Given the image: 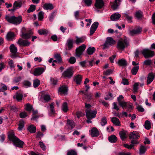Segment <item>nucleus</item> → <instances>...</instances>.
<instances>
[{
	"mask_svg": "<svg viewBox=\"0 0 155 155\" xmlns=\"http://www.w3.org/2000/svg\"><path fill=\"white\" fill-rule=\"evenodd\" d=\"M77 152L75 151L71 150L68 152L67 155H77Z\"/></svg>",
	"mask_w": 155,
	"mask_h": 155,
	"instance_id": "nucleus-64",
	"label": "nucleus"
},
{
	"mask_svg": "<svg viewBox=\"0 0 155 155\" xmlns=\"http://www.w3.org/2000/svg\"><path fill=\"white\" fill-rule=\"evenodd\" d=\"M98 26V22H95L92 25L90 30V35H92L96 30Z\"/></svg>",
	"mask_w": 155,
	"mask_h": 155,
	"instance_id": "nucleus-14",
	"label": "nucleus"
},
{
	"mask_svg": "<svg viewBox=\"0 0 155 155\" xmlns=\"http://www.w3.org/2000/svg\"><path fill=\"white\" fill-rule=\"evenodd\" d=\"M108 140L111 143H115L117 140L116 136L114 135H112L108 137Z\"/></svg>",
	"mask_w": 155,
	"mask_h": 155,
	"instance_id": "nucleus-29",
	"label": "nucleus"
},
{
	"mask_svg": "<svg viewBox=\"0 0 155 155\" xmlns=\"http://www.w3.org/2000/svg\"><path fill=\"white\" fill-rule=\"evenodd\" d=\"M151 123L150 122L149 120H146L145 122L144 126L145 128L149 130L151 128Z\"/></svg>",
	"mask_w": 155,
	"mask_h": 155,
	"instance_id": "nucleus-44",
	"label": "nucleus"
},
{
	"mask_svg": "<svg viewBox=\"0 0 155 155\" xmlns=\"http://www.w3.org/2000/svg\"><path fill=\"white\" fill-rule=\"evenodd\" d=\"M140 136L139 134L136 131H134L130 133L129 135V138L131 140V143L133 144H137L138 142L137 139H138Z\"/></svg>",
	"mask_w": 155,
	"mask_h": 155,
	"instance_id": "nucleus-4",
	"label": "nucleus"
},
{
	"mask_svg": "<svg viewBox=\"0 0 155 155\" xmlns=\"http://www.w3.org/2000/svg\"><path fill=\"white\" fill-rule=\"evenodd\" d=\"M43 98L45 102H48L51 99L50 96L48 94L44 95L43 96Z\"/></svg>",
	"mask_w": 155,
	"mask_h": 155,
	"instance_id": "nucleus-53",
	"label": "nucleus"
},
{
	"mask_svg": "<svg viewBox=\"0 0 155 155\" xmlns=\"http://www.w3.org/2000/svg\"><path fill=\"white\" fill-rule=\"evenodd\" d=\"M5 18L8 22L15 25L20 24L22 20V17L20 16L15 17L14 16L6 15Z\"/></svg>",
	"mask_w": 155,
	"mask_h": 155,
	"instance_id": "nucleus-2",
	"label": "nucleus"
},
{
	"mask_svg": "<svg viewBox=\"0 0 155 155\" xmlns=\"http://www.w3.org/2000/svg\"><path fill=\"white\" fill-rule=\"evenodd\" d=\"M73 67L69 68L64 72L62 74V76L64 78H71L73 75Z\"/></svg>",
	"mask_w": 155,
	"mask_h": 155,
	"instance_id": "nucleus-6",
	"label": "nucleus"
},
{
	"mask_svg": "<svg viewBox=\"0 0 155 155\" xmlns=\"http://www.w3.org/2000/svg\"><path fill=\"white\" fill-rule=\"evenodd\" d=\"M91 135L92 137H95L98 136L99 134V133L97 129L95 127L93 128L91 130Z\"/></svg>",
	"mask_w": 155,
	"mask_h": 155,
	"instance_id": "nucleus-19",
	"label": "nucleus"
},
{
	"mask_svg": "<svg viewBox=\"0 0 155 155\" xmlns=\"http://www.w3.org/2000/svg\"><path fill=\"white\" fill-rule=\"evenodd\" d=\"M8 65L11 69L14 68L15 67L13 61L12 60H10L8 62Z\"/></svg>",
	"mask_w": 155,
	"mask_h": 155,
	"instance_id": "nucleus-63",
	"label": "nucleus"
},
{
	"mask_svg": "<svg viewBox=\"0 0 155 155\" xmlns=\"http://www.w3.org/2000/svg\"><path fill=\"white\" fill-rule=\"evenodd\" d=\"M55 58L57 60L58 63H61L62 62V58L59 54H56L54 55Z\"/></svg>",
	"mask_w": 155,
	"mask_h": 155,
	"instance_id": "nucleus-41",
	"label": "nucleus"
},
{
	"mask_svg": "<svg viewBox=\"0 0 155 155\" xmlns=\"http://www.w3.org/2000/svg\"><path fill=\"white\" fill-rule=\"evenodd\" d=\"M67 126L68 129H72L75 126V124L73 120L68 119L67 120Z\"/></svg>",
	"mask_w": 155,
	"mask_h": 155,
	"instance_id": "nucleus-18",
	"label": "nucleus"
},
{
	"mask_svg": "<svg viewBox=\"0 0 155 155\" xmlns=\"http://www.w3.org/2000/svg\"><path fill=\"white\" fill-rule=\"evenodd\" d=\"M97 111L96 110H88L86 111V116L87 118L92 119L96 117Z\"/></svg>",
	"mask_w": 155,
	"mask_h": 155,
	"instance_id": "nucleus-9",
	"label": "nucleus"
},
{
	"mask_svg": "<svg viewBox=\"0 0 155 155\" xmlns=\"http://www.w3.org/2000/svg\"><path fill=\"white\" fill-rule=\"evenodd\" d=\"M17 43L20 46H28L30 44V42L28 41L24 40L21 38L18 39Z\"/></svg>",
	"mask_w": 155,
	"mask_h": 155,
	"instance_id": "nucleus-15",
	"label": "nucleus"
},
{
	"mask_svg": "<svg viewBox=\"0 0 155 155\" xmlns=\"http://www.w3.org/2000/svg\"><path fill=\"white\" fill-rule=\"evenodd\" d=\"M139 66H134L133 67L131 70V73L133 75H135L137 74L139 69Z\"/></svg>",
	"mask_w": 155,
	"mask_h": 155,
	"instance_id": "nucleus-30",
	"label": "nucleus"
},
{
	"mask_svg": "<svg viewBox=\"0 0 155 155\" xmlns=\"http://www.w3.org/2000/svg\"><path fill=\"white\" fill-rule=\"evenodd\" d=\"M115 41L111 37L107 38L105 43L104 44L103 49H105L108 48L110 46L114 45L115 44Z\"/></svg>",
	"mask_w": 155,
	"mask_h": 155,
	"instance_id": "nucleus-7",
	"label": "nucleus"
},
{
	"mask_svg": "<svg viewBox=\"0 0 155 155\" xmlns=\"http://www.w3.org/2000/svg\"><path fill=\"white\" fill-rule=\"evenodd\" d=\"M107 123V118L105 117H103L101 120V124L102 126L105 125Z\"/></svg>",
	"mask_w": 155,
	"mask_h": 155,
	"instance_id": "nucleus-47",
	"label": "nucleus"
},
{
	"mask_svg": "<svg viewBox=\"0 0 155 155\" xmlns=\"http://www.w3.org/2000/svg\"><path fill=\"white\" fill-rule=\"evenodd\" d=\"M14 37L15 34L14 33L11 32H8L6 35V38L9 41L12 40Z\"/></svg>",
	"mask_w": 155,
	"mask_h": 155,
	"instance_id": "nucleus-31",
	"label": "nucleus"
},
{
	"mask_svg": "<svg viewBox=\"0 0 155 155\" xmlns=\"http://www.w3.org/2000/svg\"><path fill=\"white\" fill-rule=\"evenodd\" d=\"M39 144L40 145V147L42 149V150H46V146L43 143V142L41 141H40L39 142Z\"/></svg>",
	"mask_w": 155,
	"mask_h": 155,
	"instance_id": "nucleus-61",
	"label": "nucleus"
},
{
	"mask_svg": "<svg viewBox=\"0 0 155 155\" xmlns=\"http://www.w3.org/2000/svg\"><path fill=\"white\" fill-rule=\"evenodd\" d=\"M23 97L22 94L20 93H16L15 94L13 98L14 99H16L18 101H19L22 100Z\"/></svg>",
	"mask_w": 155,
	"mask_h": 155,
	"instance_id": "nucleus-33",
	"label": "nucleus"
},
{
	"mask_svg": "<svg viewBox=\"0 0 155 155\" xmlns=\"http://www.w3.org/2000/svg\"><path fill=\"white\" fill-rule=\"evenodd\" d=\"M87 6H90L91 5L92 0H83L82 1Z\"/></svg>",
	"mask_w": 155,
	"mask_h": 155,
	"instance_id": "nucleus-50",
	"label": "nucleus"
},
{
	"mask_svg": "<svg viewBox=\"0 0 155 155\" xmlns=\"http://www.w3.org/2000/svg\"><path fill=\"white\" fill-rule=\"evenodd\" d=\"M155 75L152 73H149L147 77V84L151 83L154 79Z\"/></svg>",
	"mask_w": 155,
	"mask_h": 155,
	"instance_id": "nucleus-22",
	"label": "nucleus"
},
{
	"mask_svg": "<svg viewBox=\"0 0 155 155\" xmlns=\"http://www.w3.org/2000/svg\"><path fill=\"white\" fill-rule=\"evenodd\" d=\"M124 98V97L122 95H120L117 98V101L119 105L121 106L123 104H125L124 101H122L121 100Z\"/></svg>",
	"mask_w": 155,
	"mask_h": 155,
	"instance_id": "nucleus-34",
	"label": "nucleus"
},
{
	"mask_svg": "<svg viewBox=\"0 0 155 155\" xmlns=\"http://www.w3.org/2000/svg\"><path fill=\"white\" fill-rule=\"evenodd\" d=\"M106 100H111L113 99L112 94L110 93H109L107 97L104 98Z\"/></svg>",
	"mask_w": 155,
	"mask_h": 155,
	"instance_id": "nucleus-58",
	"label": "nucleus"
},
{
	"mask_svg": "<svg viewBox=\"0 0 155 155\" xmlns=\"http://www.w3.org/2000/svg\"><path fill=\"white\" fill-rule=\"evenodd\" d=\"M22 84L24 87L27 88L30 87L31 86V83L29 81L25 80L22 82Z\"/></svg>",
	"mask_w": 155,
	"mask_h": 155,
	"instance_id": "nucleus-42",
	"label": "nucleus"
},
{
	"mask_svg": "<svg viewBox=\"0 0 155 155\" xmlns=\"http://www.w3.org/2000/svg\"><path fill=\"white\" fill-rule=\"evenodd\" d=\"M61 109L65 113L68 111V104L66 102H64L63 103L61 107Z\"/></svg>",
	"mask_w": 155,
	"mask_h": 155,
	"instance_id": "nucleus-40",
	"label": "nucleus"
},
{
	"mask_svg": "<svg viewBox=\"0 0 155 155\" xmlns=\"http://www.w3.org/2000/svg\"><path fill=\"white\" fill-rule=\"evenodd\" d=\"M33 83L34 87L36 88L40 84V81L38 79H36L33 81Z\"/></svg>",
	"mask_w": 155,
	"mask_h": 155,
	"instance_id": "nucleus-49",
	"label": "nucleus"
},
{
	"mask_svg": "<svg viewBox=\"0 0 155 155\" xmlns=\"http://www.w3.org/2000/svg\"><path fill=\"white\" fill-rule=\"evenodd\" d=\"M141 52L145 58L152 57L154 55L153 51H150L148 49H143L141 51Z\"/></svg>",
	"mask_w": 155,
	"mask_h": 155,
	"instance_id": "nucleus-5",
	"label": "nucleus"
},
{
	"mask_svg": "<svg viewBox=\"0 0 155 155\" xmlns=\"http://www.w3.org/2000/svg\"><path fill=\"white\" fill-rule=\"evenodd\" d=\"M82 77L79 75L76 76L74 78V81L78 84H80L82 80Z\"/></svg>",
	"mask_w": 155,
	"mask_h": 155,
	"instance_id": "nucleus-36",
	"label": "nucleus"
},
{
	"mask_svg": "<svg viewBox=\"0 0 155 155\" xmlns=\"http://www.w3.org/2000/svg\"><path fill=\"white\" fill-rule=\"evenodd\" d=\"M117 63L118 65L120 66H124L127 65V62L126 60L123 59L119 60Z\"/></svg>",
	"mask_w": 155,
	"mask_h": 155,
	"instance_id": "nucleus-38",
	"label": "nucleus"
},
{
	"mask_svg": "<svg viewBox=\"0 0 155 155\" xmlns=\"http://www.w3.org/2000/svg\"><path fill=\"white\" fill-rule=\"evenodd\" d=\"M123 0H115L114 2H110V3L111 8L114 10L118 8V6L120 4V2Z\"/></svg>",
	"mask_w": 155,
	"mask_h": 155,
	"instance_id": "nucleus-11",
	"label": "nucleus"
},
{
	"mask_svg": "<svg viewBox=\"0 0 155 155\" xmlns=\"http://www.w3.org/2000/svg\"><path fill=\"white\" fill-rule=\"evenodd\" d=\"M43 8L46 10H51L54 8L52 4L46 3L43 6Z\"/></svg>",
	"mask_w": 155,
	"mask_h": 155,
	"instance_id": "nucleus-26",
	"label": "nucleus"
},
{
	"mask_svg": "<svg viewBox=\"0 0 155 155\" xmlns=\"http://www.w3.org/2000/svg\"><path fill=\"white\" fill-rule=\"evenodd\" d=\"M38 32L40 35H45L48 33V31L45 29H40L38 30Z\"/></svg>",
	"mask_w": 155,
	"mask_h": 155,
	"instance_id": "nucleus-45",
	"label": "nucleus"
},
{
	"mask_svg": "<svg viewBox=\"0 0 155 155\" xmlns=\"http://www.w3.org/2000/svg\"><path fill=\"white\" fill-rule=\"evenodd\" d=\"M146 150V148L143 146H141L140 149V154H142L145 153Z\"/></svg>",
	"mask_w": 155,
	"mask_h": 155,
	"instance_id": "nucleus-56",
	"label": "nucleus"
},
{
	"mask_svg": "<svg viewBox=\"0 0 155 155\" xmlns=\"http://www.w3.org/2000/svg\"><path fill=\"white\" fill-rule=\"evenodd\" d=\"M138 86L139 84L138 83H135L134 85L133 90L134 92H136L137 91Z\"/></svg>",
	"mask_w": 155,
	"mask_h": 155,
	"instance_id": "nucleus-57",
	"label": "nucleus"
},
{
	"mask_svg": "<svg viewBox=\"0 0 155 155\" xmlns=\"http://www.w3.org/2000/svg\"><path fill=\"white\" fill-rule=\"evenodd\" d=\"M38 20H42L44 16V12L42 11H41L38 13Z\"/></svg>",
	"mask_w": 155,
	"mask_h": 155,
	"instance_id": "nucleus-62",
	"label": "nucleus"
},
{
	"mask_svg": "<svg viewBox=\"0 0 155 155\" xmlns=\"http://www.w3.org/2000/svg\"><path fill=\"white\" fill-rule=\"evenodd\" d=\"M135 15L137 18L140 19L142 18L143 13L141 11H138L136 13Z\"/></svg>",
	"mask_w": 155,
	"mask_h": 155,
	"instance_id": "nucleus-48",
	"label": "nucleus"
},
{
	"mask_svg": "<svg viewBox=\"0 0 155 155\" xmlns=\"http://www.w3.org/2000/svg\"><path fill=\"white\" fill-rule=\"evenodd\" d=\"M124 16L126 18H127L129 22H132V17L131 16L129 15L127 13H125Z\"/></svg>",
	"mask_w": 155,
	"mask_h": 155,
	"instance_id": "nucleus-55",
	"label": "nucleus"
},
{
	"mask_svg": "<svg viewBox=\"0 0 155 155\" xmlns=\"http://www.w3.org/2000/svg\"><path fill=\"white\" fill-rule=\"evenodd\" d=\"M111 121L112 123L117 126L120 125V123L119 120L115 117H113L112 118Z\"/></svg>",
	"mask_w": 155,
	"mask_h": 155,
	"instance_id": "nucleus-32",
	"label": "nucleus"
},
{
	"mask_svg": "<svg viewBox=\"0 0 155 155\" xmlns=\"http://www.w3.org/2000/svg\"><path fill=\"white\" fill-rule=\"evenodd\" d=\"M76 40L75 41V42L77 45H78L81 43L83 42L86 39V37L84 36L78 37L76 36Z\"/></svg>",
	"mask_w": 155,
	"mask_h": 155,
	"instance_id": "nucleus-25",
	"label": "nucleus"
},
{
	"mask_svg": "<svg viewBox=\"0 0 155 155\" xmlns=\"http://www.w3.org/2000/svg\"><path fill=\"white\" fill-rule=\"evenodd\" d=\"M113 71L111 69H109L103 72V74L105 75H109L112 73Z\"/></svg>",
	"mask_w": 155,
	"mask_h": 155,
	"instance_id": "nucleus-52",
	"label": "nucleus"
},
{
	"mask_svg": "<svg viewBox=\"0 0 155 155\" xmlns=\"http://www.w3.org/2000/svg\"><path fill=\"white\" fill-rule=\"evenodd\" d=\"M24 126V122L23 120L20 121L18 129L19 130H21Z\"/></svg>",
	"mask_w": 155,
	"mask_h": 155,
	"instance_id": "nucleus-51",
	"label": "nucleus"
},
{
	"mask_svg": "<svg viewBox=\"0 0 155 155\" xmlns=\"http://www.w3.org/2000/svg\"><path fill=\"white\" fill-rule=\"evenodd\" d=\"M32 34V31L31 30H30L27 33H24L22 32L21 36L24 38L28 39L31 37Z\"/></svg>",
	"mask_w": 155,
	"mask_h": 155,
	"instance_id": "nucleus-21",
	"label": "nucleus"
},
{
	"mask_svg": "<svg viewBox=\"0 0 155 155\" xmlns=\"http://www.w3.org/2000/svg\"><path fill=\"white\" fill-rule=\"evenodd\" d=\"M128 132L125 130H123L119 132V135L120 138L124 140L127 138Z\"/></svg>",
	"mask_w": 155,
	"mask_h": 155,
	"instance_id": "nucleus-23",
	"label": "nucleus"
},
{
	"mask_svg": "<svg viewBox=\"0 0 155 155\" xmlns=\"http://www.w3.org/2000/svg\"><path fill=\"white\" fill-rule=\"evenodd\" d=\"M54 103L53 102L50 104L49 106H47V108L48 109H50L51 111L50 114H53L55 113L54 107Z\"/></svg>",
	"mask_w": 155,
	"mask_h": 155,
	"instance_id": "nucleus-28",
	"label": "nucleus"
},
{
	"mask_svg": "<svg viewBox=\"0 0 155 155\" xmlns=\"http://www.w3.org/2000/svg\"><path fill=\"white\" fill-rule=\"evenodd\" d=\"M68 91V87L65 86H62L59 88L58 93L61 95H65L67 94Z\"/></svg>",
	"mask_w": 155,
	"mask_h": 155,
	"instance_id": "nucleus-10",
	"label": "nucleus"
},
{
	"mask_svg": "<svg viewBox=\"0 0 155 155\" xmlns=\"http://www.w3.org/2000/svg\"><path fill=\"white\" fill-rule=\"evenodd\" d=\"M9 48L12 53H17V49L14 44H12L10 46Z\"/></svg>",
	"mask_w": 155,
	"mask_h": 155,
	"instance_id": "nucleus-35",
	"label": "nucleus"
},
{
	"mask_svg": "<svg viewBox=\"0 0 155 155\" xmlns=\"http://www.w3.org/2000/svg\"><path fill=\"white\" fill-rule=\"evenodd\" d=\"M32 109L33 107L29 103L27 104L25 106V110L28 112H31Z\"/></svg>",
	"mask_w": 155,
	"mask_h": 155,
	"instance_id": "nucleus-46",
	"label": "nucleus"
},
{
	"mask_svg": "<svg viewBox=\"0 0 155 155\" xmlns=\"http://www.w3.org/2000/svg\"><path fill=\"white\" fill-rule=\"evenodd\" d=\"M129 45L128 41L127 38L125 37L124 39L121 38L118 40L117 48L119 50H123Z\"/></svg>",
	"mask_w": 155,
	"mask_h": 155,
	"instance_id": "nucleus-3",
	"label": "nucleus"
},
{
	"mask_svg": "<svg viewBox=\"0 0 155 155\" xmlns=\"http://www.w3.org/2000/svg\"><path fill=\"white\" fill-rule=\"evenodd\" d=\"M8 138L10 140L12 141L15 146L20 148L23 147L24 143L15 136L14 133L13 132H9L8 134Z\"/></svg>",
	"mask_w": 155,
	"mask_h": 155,
	"instance_id": "nucleus-1",
	"label": "nucleus"
},
{
	"mask_svg": "<svg viewBox=\"0 0 155 155\" xmlns=\"http://www.w3.org/2000/svg\"><path fill=\"white\" fill-rule=\"evenodd\" d=\"M23 2H24L21 0H19L15 1L13 5V7L14 8H16V9L20 8L21 6L22 3Z\"/></svg>",
	"mask_w": 155,
	"mask_h": 155,
	"instance_id": "nucleus-24",
	"label": "nucleus"
},
{
	"mask_svg": "<svg viewBox=\"0 0 155 155\" xmlns=\"http://www.w3.org/2000/svg\"><path fill=\"white\" fill-rule=\"evenodd\" d=\"M104 5V3L102 0H96L95 6L97 9L102 8Z\"/></svg>",
	"mask_w": 155,
	"mask_h": 155,
	"instance_id": "nucleus-17",
	"label": "nucleus"
},
{
	"mask_svg": "<svg viewBox=\"0 0 155 155\" xmlns=\"http://www.w3.org/2000/svg\"><path fill=\"white\" fill-rule=\"evenodd\" d=\"M95 50L94 47H89L87 50V53L89 55H91L93 54Z\"/></svg>",
	"mask_w": 155,
	"mask_h": 155,
	"instance_id": "nucleus-39",
	"label": "nucleus"
},
{
	"mask_svg": "<svg viewBox=\"0 0 155 155\" xmlns=\"http://www.w3.org/2000/svg\"><path fill=\"white\" fill-rule=\"evenodd\" d=\"M28 129L29 131L32 133H34L36 131L35 127L33 125L29 126Z\"/></svg>",
	"mask_w": 155,
	"mask_h": 155,
	"instance_id": "nucleus-37",
	"label": "nucleus"
},
{
	"mask_svg": "<svg viewBox=\"0 0 155 155\" xmlns=\"http://www.w3.org/2000/svg\"><path fill=\"white\" fill-rule=\"evenodd\" d=\"M73 40L71 39H68L67 40L66 44L68 49L70 50L73 48Z\"/></svg>",
	"mask_w": 155,
	"mask_h": 155,
	"instance_id": "nucleus-27",
	"label": "nucleus"
},
{
	"mask_svg": "<svg viewBox=\"0 0 155 155\" xmlns=\"http://www.w3.org/2000/svg\"><path fill=\"white\" fill-rule=\"evenodd\" d=\"M120 17V14L116 12L112 15L110 17V18L112 21H116L118 20Z\"/></svg>",
	"mask_w": 155,
	"mask_h": 155,
	"instance_id": "nucleus-20",
	"label": "nucleus"
},
{
	"mask_svg": "<svg viewBox=\"0 0 155 155\" xmlns=\"http://www.w3.org/2000/svg\"><path fill=\"white\" fill-rule=\"evenodd\" d=\"M45 71L44 68H35L33 73V74L35 76H38L42 74Z\"/></svg>",
	"mask_w": 155,
	"mask_h": 155,
	"instance_id": "nucleus-13",
	"label": "nucleus"
},
{
	"mask_svg": "<svg viewBox=\"0 0 155 155\" xmlns=\"http://www.w3.org/2000/svg\"><path fill=\"white\" fill-rule=\"evenodd\" d=\"M152 61L151 60L147 59L145 60L143 63V64L147 66L150 65L152 63Z\"/></svg>",
	"mask_w": 155,
	"mask_h": 155,
	"instance_id": "nucleus-60",
	"label": "nucleus"
},
{
	"mask_svg": "<svg viewBox=\"0 0 155 155\" xmlns=\"http://www.w3.org/2000/svg\"><path fill=\"white\" fill-rule=\"evenodd\" d=\"M86 48V46L84 44H83L77 48L75 51L76 56L79 57L82 54Z\"/></svg>",
	"mask_w": 155,
	"mask_h": 155,
	"instance_id": "nucleus-8",
	"label": "nucleus"
},
{
	"mask_svg": "<svg viewBox=\"0 0 155 155\" xmlns=\"http://www.w3.org/2000/svg\"><path fill=\"white\" fill-rule=\"evenodd\" d=\"M7 87L6 86L2 83L0 84V92H4L7 90Z\"/></svg>",
	"mask_w": 155,
	"mask_h": 155,
	"instance_id": "nucleus-43",
	"label": "nucleus"
},
{
	"mask_svg": "<svg viewBox=\"0 0 155 155\" xmlns=\"http://www.w3.org/2000/svg\"><path fill=\"white\" fill-rule=\"evenodd\" d=\"M123 108H125L128 112H130L133 109V106L129 103L125 102L124 104H123L121 106Z\"/></svg>",
	"mask_w": 155,
	"mask_h": 155,
	"instance_id": "nucleus-16",
	"label": "nucleus"
},
{
	"mask_svg": "<svg viewBox=\"0 0 155 155\" xmlns=\"http://www.w3.org/2000/svg\"><path fill=\"white\" fill-rule=\"evenodd\" d=\"M35 9V5H32L30 6L27 12L28 13H30L34 11Z\"/></svg>",
	"mask_w": 155,
	"mask_h": 155,
	"instance_id": "nucleus-54",
	"label": "nucleus"
},
{
	"mask_svg": "<svg viewBox=\"0 0 155 155\" xmlns=\"http://www.w3.org/2000/svg\"><path fill=\"white\" fill-rule=\"evenodd\" d=\"M142 31V28L140 27H138L136 29H134L132 30H130L128 34L130 35L133 36L136 35L140 34Z\"/></svg>",
	"mask_w": 155,
	"mask_h": 155,
	"instance_id": "nucleus-12",
	"label": "nucleus"
},
{
	"mask_svg": "<svg viewBox=\"0 0 155 155\" xmlns=\"http://www.w3.org/2000/svg\"><path fill=\"white\" fill-rule=\"evenodd\" d=\"M76 61V59L74 57H70L69 60V62L71 64H73L75 63Z\"/></svg>",
	"mask_w": 155,
	"mask_h": 155,
	"instance_id": "nucleus-59",
	"label": "nucleus"
}]
</instances>
